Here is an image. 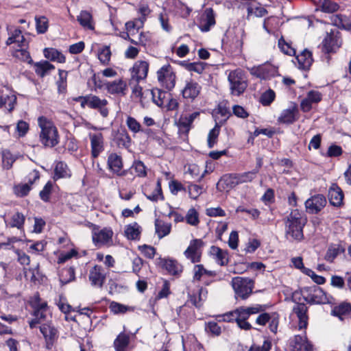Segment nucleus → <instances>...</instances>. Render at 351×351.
I'll use <instances>...</instances> for the list:
<instances>
[{
  "instance_id": "obj_1",
  "label": "nucleus",
  "mask_w": 351,
  "mask_h": 351,
  "mask_svg": "<svg viewBox=\"0 0 351 351\" xmlns=\"http://www.w3.org/2000/svg\"><path fill=\"white\" fill-rule=\"evenodd\" d=\"M284 221L286 239L291 241H301L304 239L303 228L306 223L302 213L298 209L292 210Z\"/></svg>"
},
{
  "instance_id": "obj_2",
  "label": "nucleus",
  "mask_w": 351,
  "mask_h": 351,
  "mask_svg": "<svg viewBox=\"0 0 351 351\" xmlns=\"http://www.w3.org/2000/svg\"><path fill=\"white\" fill-rule=\"evenodd\" d=\"M38 124L40 128V142L45 147H53L59 143V135L57 128L53 123L45 117L38 119Z\"/></svg>"
},
{
  "instance_id": "obj_3",
  "label": "nucleus",
  "mask_w": 351,
  "mask_h": 351,
  "mask_svg": "<svg viewBox=\"0 0 351 351\" xmlns=\"http://www.w3.org/2000/svg\"><path fill=\"white\" fill-rule=\"evenodd\" d=\"M73 99L80 102L82 108L87 106L89 108L97 110L104 118L108 116L109 109L107 108L108 101L106 99H100L97 95L89 94L85 96H79Z\"/></svg>"
},
{
  "instance_id": "obj_4",
  "label": "nucleus",
  "mask_w": 351,
  "mask_h": 351,
  "mask_svg": "<svg viewBox=\"0 0 351 351\" xmlns=\"http://www.w3.org/2000/svg\"><path fill=\"white\" fill-rule=\"evenodd\" d=\"M228 80L230 82L231 93L233 95H240L247 86L245 73L241 69L230 71Z\"/></svg>"
},
{
  "instance_id": "obj_5",
  "label": "nucleus",
  "mask_w": 351,
  "mask_h": 351,
  "mask_svg": "<svg viewBox=\"0 0 351 351\" xmlns=\"http://www.w3.org/2000/svg\"><path fill=\"white\" fill-rule=\"evenodd\" d=\"M254 282L248 278L234 277L232 280V286L237 297L247 299L252 293Z\"/></svg>"
},
{
  "instance_id": "obj_6",
  "label": "nucleus",
  "mask_w": 351,
  "mask_h": 351,
  "mask_svg": "<svg viewBox=\"0 0 351 351\" xmlns=\"http://www.w3.org/2000/svg\"><path fill=\"white\" fill-rule=\"evenodd\" d=\"M159 82L167 90H171L175 86L176 75L170 64L162 66L157 72Z\"/></svg>"
},
{
  "instance_id": "obj_7",
  "label": "nucleus",
  "mask_w": 351,
  "mask_h": 351,
  "mask_svg": "<svg viewBox=\"0 0 351 351\" xmlns=\"http://www.w3.org/2000/svg\"><path fill=\"white\" fill-rule=\"evenodd\" d=\"M215 14L214 10L211 8H206L199 19V29L202 32H207L215 26Z\"/></svg>"
},
{
  "instance_id": "obj_8",
  "label": "nucleus",
  "mask_w": 351,
  "mask_h": 351,
  "mask_svg": "<svg viewBox=\"0 0 351 351\" xmlns=\"http://www.w3.org/2000/svg\"><path fill=\"white\" fill-rule=\"evenodd\" d=\"M299 119V110L296 104L291 103L290 106L283 110L278 118V121L284 124H292Z\"/></svg>"
},
{
  "instance_id": "obj_9",
  "label": "nucleus",
  "mask_w": 351,
  "mask_h": 351,
  "mask_svg": "<svg viewBox=\"0 0 351 351\" xmlns=\"http://www.w3.org/2000/svg\"><path fill=\"white\" fill-rule=\"evenodd\" d=\"M326 204V199L324 195L318 194L311 197L305 202V206L309 213L316 214L319 212Z\"/></svg>"
},
{
  "instance_id": "obj_10",
  "label": "nucleus",
  "mask_w": 351,
  "mask_h": 351,
  "mask_svg": "<svg viewBox=\"0 0 351 351\" xmlns=\"http://www.w3.org/2000/svg\"><path fill=\"white\" fill-rule=\"evenodd\" d=\"M203 241L201 239H193L191 241L189 246L184 252L185 256L190 259L192 263L200 261L201 252L199 249L203 246Z\"/></svg>"
},
{
  "instance_id": "obj_11",
  "label": "nucleus",
  "mask_w": 351,
  "mask_h": 351,
  "mask_svg": "<svg viewBox=\"0 0 351 351\" xmlns=\"http://www.w3.org/2000/svg\"><path fill=\"white\" fill-rule=\"evenodd\" d=\"M40 331L45 339L46 348L51 349L58 339V330L51 324H45L40 326Z\"/></svg>"
},
{
  "instance_id": "obj_12",
  "label": "nucleus",
  "mask_w": 351,
  "mask_h": 351,
  "mask_svg": "<svg viewBox=\"0 0 351 351\" xmlns=\"http://www.w3.org/2000/svg\"><path fill=\"white\" fill-rule=\"evenodd\" d=\"M263 311L261 305H256L252 307H239L236 310L230 312V315L234 317L233 319L239 321L247 320L249 317L252 314H256Z\"/></svg>"
},
{
  "instance_id": "obj_13",
  "label": "nucleus",
  "mask_w": 351,
  "mask_h": 351,
  "mask_svg": "<svg viewBox=\"0 0 351 351\" xmlns=\"http://www.w3.org/2000/svg\"><path fill=\"white\" fill-rule=\"evenodd\" d=\"M89 138L91 146V156L93 158H96L104 149L103 134L101 133H90Z\"/></svg>"
},
{
  "instance_id": "obj_14",
  "label": "nucleus",
  "mask_w": 351,
  "mask_h": 351,
  "mask_svg": "<svg viewBox=\"0 0 351 351\" xmlns=\"http://www.w3.org/2000/svg\"><path fill=\"white\" fill-rule=\"evenodd\" d=\"M149 64L146 61H137L132 69V80L138 83L140 80H144L147 75Z\"/></svg>"
},
{
  "instance_id": "obj_15",
  "label": "nucleus",
  "mask_w": 351,
  "mask_h": 351,
  "mask_svg": "<svg viewBox=\"0 0 351 351\" xmlns=\"http://www.w3.org/2000/svg\"><path fill=\"white\" fill-rule=\"evenodd\" d=\"M328 199L331 205L340 207L343 205V192L336 183H332L328 189Z\"/></svg>"
},
{
  "instance_id": "obj_16",
  "label": "nucleus",
  "mask_w": 351,
  "mask_h": 351,
  "mask_svg": "<svg viewBox=\"0 0 351 351\" xmlns=\"http://www.w3.org/2000/svg\"><path fill=\"white\" fill-rule=\"evenodd\" d=\"M201 89L202 87L197 82L192 80H187L182 90V94L184 99L193 101L200 93Z\"/></svg>"
},
{
  "instance_id": "obj_17",
  "label": "nucleus",
  "mask_w": 351,
  "mask_h": 351,
  "mask_svg": "<svg viewBox=\"0 0 351 351\" xmlns=\"http://www.w3.org/2000/svg\"><path fill=\"white\" fill-rule=\"evenodd\" d=\"M332 297L328 295L327 293L320 287H315L313 293L310 299H306V301L310 304H329L332 302Z\"/></svg>"
},
{
  "instance_id": "obj_18",
  "label": "nucleus",
  "mask_w": 351,
  "mask_h": 351,
  "mask_svg": "<svg viewBox=\"0 0 351 351\" xmlns=\"http://www.w3.org/2000/svg\"><path fill=\"white\" fill-rule=\"evenodd\" d=\"M342 40L339 36L334 34H327L323 40V49L327 53L335 52L341 45Z\"/></svg>"
},
{
  "instance_id": "obj_19",
  "label": "nucleus",
  "mask_w": 351,
  "mask_h": 351,
  "mask_svg": "<svg viewBox=\"0 0 351 351\" xmlns=\"http://www.w3.org/2000/svg\"><path fill=\"white\" fill-rule=\"evenodd\" d=\"M108 166L117 176H125V171H121L123 167L122 158L116 153H111L108 157Z\"/></svg>"
},
{
  "instance_id": "obj_20",
  "label": "nucleus",
  "mask_w": 351,
  "mask_h": 351,
  "mask_svg": "<svg viewBox=\"0 0 351 351\" xmlns=\"http://www.w3.org/2000/svg\"><path fill=\"white\" fill-rule=\"evenodd\" d=\"M88 278L92 286L101 288L104 283L106 275L101 266L95 265L90 269Z\"/></svg>"
},
{
  "instance_id": "obj_21",
  "label": "nucleus",
  "mask_w": 351,
  "mask_h": 351,
  "mask_svg": "<svg viewBox=\"0 0 351 351\" xmlns=\"http://www.w3.org/2000/svg\"><path fill=\"white\" fill-rule=\"evenodd\" d=\"M293 351H313V346L306 336L295 335L291 341Z\"/></svg>"
},
{
  "instance_id": "obj_22",
  "label": "nucleus",
  "mask_w": 351,
  "mask_h": 351,
  "mask_svg": "<svg viewBox=\"0 0 351 351\" xmlns=\"http://www.w3.org/2000/svg\"><path fill=\"white\" fill-rule=\"evenodd\" d=\"M108 93L112 95H125L127 92L126 82L121 79L108 82L106 84Z\"/></svg>"
},
{
  "instance_id": "obj_23",
  "label": "nucleus",
  "mask_w": 351,
  "mask_h": 351,
  "mask_svg": "<svg viewBox=\"0 0 351 351\" xmlns=\"http://www.w3.org/2000/svg\"><path fill=\"white\" fill-rule=\"evenodd\" d=\"M293 312L299 320V329L306 328L308 325L307 306L303 303H298L294 306Z\"/></svg>"
},
{
  "instance_id": "obj_24",
  "label": "nucleus",
  "mask_w": 351,
  "mask_h": 351,
  "mask_svg": "<svg viewBox=\"0 0 351 351\" xmlns=\"http://www.w3.org/2000/svg\"><path fill=\"white\" fill-rule=\"evenodd\" d=\"M147 92L151 95L152 101L161 108L164 107L166 104L167 96H170L169 93L159 88H153Z\"/></svg>"
},
{
  "instance_id": "obj_25",
  "label": "nucleus",
  "mask_w": 351,
  "mask_h": 351,
  "mask_svg": "<svg viewBox=\"0 0 351 351\" xmlns=\"http://www.w3.org/2000/svg\"><path fill=\"white\" fill-rule=\"evenodd\" d=\"M112 234L113 232L111 230L104 228L98 233H94L93 241L96 245L107 244L111 241Z\"/></svg>"
},
{
  "instance_id": "obj_26",
  "label": "nucleus",
  "mask_w": 351,
  "mask_h": 351,
  "mask_svg": "<svg viewBox=\"0 0 351 351\" xmlns=\"http://www.w3.org/2000/svg\"><path fill=\"white\" fill-rule=\"evenodd\" d=\"M296 59L300 65V68L305 70L308 69L313 62L312 53L307 49H304L296 57Z\"/></svg>"
},
{
  "instance_id": "obj_27",
  "label": "nucleus",
  "mask_w": 351,
  "mask_h": 351,
  "mask_svg": "<svg viewBox=\"0 0 351 351\" xmlns=\"http://www.w3.org/2000/svg\"><path fill=\"white\" fill-rule=\"evenodd\" d=\"M130 337L125 332H121L114 341L116 351H125L130 344Z\"/></svg>"
},
{
  "instance_id": "obj_28",
  "label": "nucleus",
  "mask_w": 351,
  "mask_h": 351,
  "mask_svg": "<svg viewBox=\"0 0 351 351\" xmlns=\"http://www.w3.org/2000/svg\"><path fill=\"white\" fill-rule=\"evenodd\" d=\"M162 267L171 275H178L182 271V267L176 261L173 259H164Z\"/></svg>"
},
{
  "instance_id": "obj_29",
  "label": "nucleus",
  "mask_w": 351,
  "mask_h": 351,
  "mask_svg": "<svg viewBox=\"0 0 351 351\" xmlns=\"http://www.w3.org/2000/svg\"><path fill=\"white\" fill-rule=\"evenodd\" d=\"M44 56L51 61H57L60 63H64L66 60L65 56L54 48H45L44 49Z\"/></svg>"
},
{
  "instance_id": "obj_30",
  "label": "nucleus",
  "mask_w": 351,
  "mask_h": 351,
  "mask_svg": "<svg viewBox=\"0 0 351 351\" xmlns=\"http://www.w3.org/2000/svg\"><path fill=\"white\" fill-rule=\"evenodd\" d=\"M211 254L216 256L217 262L220 265H227L228 263V253L217 246H212L210 248Z\"/></svg>"
},
{
  "instance_id": "obj_31",
  "label": "nucleus",
  "mask_w": 351,
  "mask_h": 351,
  "mask_svg": "<svg viewBox=\"0 0 351 351\" xmlns=\"http://www.w3.org/2000/svg\"><path fill=\"white\" fill-rule=\"evenodd\" d=\"M171 227L170 223H165L162 220L157 219L155 221L156 232L160 239L169 234Z\"/></svg>"
},
{
  "instance_id": "obj_32",
  "label": "nucleus",
  "mask_w": 351,
  "mask_h": 351,
  "mask_svg": "<svg viewBox=\"0 0 351 351\" xmlns=\"http://www.w3.org/2000/svg\"><path fill=\"white\" fill-rule=\"evenodd\" d=\"M54 69V66L47 61L37 62L35 64V72L41 77L47 75L50 71Z\"/></svg>"
},
{
  "instance_id": "obj_33",
  "label": "nucleus",
  "mask_w": 351,
  "mask_h": 351,
  "mask_svg": "<svg viewBox=\"0 0 351 351\" xmlns=\"http://www.w3.org/2000/svg\"><path fill=\"white\" fill-rule=\"evenodd\" d=\"M71 173L66 163L58 162L54 169V177L56 179L70 177Z\"/></svg>"
},
{
  "instance_id": "obj_34",
  "label": "nucleus",
  "mask_w": 351,
  "mask_h": 351,
  "mask_svg": "<svg viewBox=\"0 0 351 351\" xmlns=\"http://www.w3.org/2000/svg\"><path fill=\"white\" fill-rule=\"evenodd\" d=\"M141 234L140 226L137 223L130 224L126 226L125 230V235L128 239L135 240L139 238Z\"/></svg>"
},
{
  "instance_id": "obj_35",
  "label": "nucleus",
  "mask_w": 351,
  "mask_h": 351,
  "mask_svg": "<svg viewBox=\"0 0 351 351\" xmlns=\"http://www.w3.org/2000/svg\"><path fill=\"white\" fill-rule=\"evenodd\" d=\"M77 20L84 27L88 28L89 29H94V26L91 23L92 16L88 12L82 11L80 15L77 16Z\"/></svg>"
},
{
  "instance_id": "obj_36",
  "label": "nucleus",
  "mask_w": 351,
  "mask_h": 351,
  "mask_svg": "<svg viewBox=\"0 0 351 351\" xmlns=\"http://www.w3.org/2000/svg\"><path fill=\"white\" fill-rule=\"evenodd\" d=\"M146 197L152 202H157L158 200H164L160 180H157L156 186L150 195H146Z\"/></svg>"
},
{
  "instance_id": "obj_37",
  "label": "nucleus",
  "mask_w": 351,
  "mask_h": 351,
  "mask_svg": "<svg viewBox=\"0 0 351 351\" xmlns=\"http://www.w3.org/2000/svg\"><path fill=\"white\" fill-rule=\"evenodd\" d=\"M116 139L119 146L129 147L131 144V138L125 130L119 131Z\"/></svg>"
},
{
  "instance_id": "obj_38",
  "label": "nucleus",
  "mask_w": 351,
  "mask_h": 351,
  "mask_svg": "<svg viewBox=\"0 0 351 351\" xmlns=\"http://www.w3.org/2000/svg\"><path fill=\"white\" fill-rule=\"evenodd\" d=\"M219 132L220 125H219L218 123H216L215 126L210 130L208 135L207 144L209 148H213L217 143Z\"/></svg>"
},
{
  "instance_id": "obj_39",
  "label": "nucleus",
  "mask_w": 351,
  "mask_h": 351,
  "mask_svg": "<svg viewBox=\"0 0 351 351\" xmlns=\"http://www.w3.org/2000/svg\"><path fill=\"white\" fill-rule=\"evenodd\" d=\"M319 6L322 12L327 13L335 12L339 8L337 3L330 0H319Z\"/></svg>"
},
{
  "instance_id": "obj_40",
  "label": "nucleus",
  "mask_w": 351,
  "mask_h": 351,
  "mask_svg": "<svg viewBox=\"0 0 351 351\" xmlns=\"http://www.w3.org/2000/svg\"><path fill=\"white\" fill-rule=\"evenodd\" d=\"M181 64L184 66L188 71H194L197 73H202L205 69L206 64L202 62H182Z\"/></svg>"
},
{
  "instance_id": "obj_41",
  "label": "nucleus",
  "mask_w": 351,
  "mask_h": 351,
  "mask_svg": "<svg viewBox=\"0 0 351 351\" xmlns=\"http://www.w3.org/2000/svg\"><path fill=\"white\" fill-rule=\"evenodd\" d=\"M258 173V169H254L251 171L245 172L243 173H237V182L239 184H243L252 181L256 173Z\"/></svg>"
},
{
  "instance_id": "obj_42",
  "label": "nucleus",
  "mask_w": 351,
  "mask_h": 351,
  "mask_svg": "<svg viewBox=\"0 0 351 351\" xmlns=\"http://www.w3.org/2000/svg\"><path fill=\"white\" fill-rule=\"evenodd\" d=\"M15 160L16 158L9 150L5 149L2 151V164L4 169H11Z\"/></svg>"
},
{
  "instance_id": "obj_43",
  "label": "nucleus",
  "mask_w": 351,
  "mask_h": 351,
  "mask_svg": "<svg viewBox=\"0 0 351 351\" xmlns=\"http://www.w3.org/2000/svg\"><path fill=\"white\" fill-rule=\"evenodd\" d=\"M191 125L192 123L190 122L186 116L182 115L178 121L179 132L180 133L184 134L185 135L188 134Z\"/></svg>"
},
{
  "instance_id": "obj_44",
  "label": "nucleus",
  "mask_w": 351,
  "mask_h": 351,
  "mask_svg": "<svg viewBox=\"0 0 351 351\" xmlns=\"http://www.w3.org/2000/svg\"><path fill=\"white\" fill-rule=\"evenodd\" d=\"M185 219L186 223L191 226H197L199 223V214L194 208L188 210Z\"/></svg>"
},
{
  "instance_id": "obj_45",
  "label": "nucleus",
  "mask_w": 351,
  "mask_h": 351,
  "mask_svg": "<svg viewBox=\"0 0 351 351\" xmlns=\"http://www.w3.org/2000/svg\"><path fill=\"white\" fill-rule=\"evenodd\" d=\"M207 294V291L205 289L201 288L199 290V295L198 297L196 295H190V299L189 302H190L193 306L196 308H200L202 305V298H206Z\"/></svg>"
},
{
  "instance_id": "obj_46",
  "label": "nucleus",
  "mask_w": 351,
  "mask_h": 351,
  "mask_svg": "<svg viewBox=\"0 0 351 351\" xmlns=\"http://www.w3.org/2000/svg\"><path fill=\"white\" fill-rule=\"evenodd\" d=\"M275 97V92L271 89H269L261 95L260 102L265 106H269L274 100Z\"/></svg>"
},
{
  "instance_id": "obj_47",
  "label": "nucleus",
  "mask_w": 351,
  "mask_h": 351,
  "mask_svg": "<svg viewBox=\"0 0 351 351\" xmlns=\"http://www.w3.org/2000/svg\"><path fill=\"white\" fill-rule=\"evenodd\" d=\"M36 31L38 34H44L48 29V20L45 16L35 18Z\"/></svg>"
},
{
  "instance_id": "obj_48",
  "label": "nucleus",
  "mask_w": 351,
  "mask_h": 351,
  "mask_svg": "<svg viewBox=\"0 0 351 351\" xmlns=\"http://www.w3.org/2000/svg\"><path fill=\"white\" fill-rule=\"evenodd\" d=\"M13 56L23 61L30 62L32 61L29 53L26 50L25 47H19V49H15L13 52Z\"/></svg>"
},
{
  "instance_id": "obj_49",
  "label": "nucleus",
  "mask_w": 351,
  "mask_h": 351,
  "mask_svg": "<svg viewBox=\"0 0 351 351\" xmlns=\"http://www.w3.org/2000/svg\"><path fill=\"white\" fill-rule=\"evenodd\" d=\"M221 181L223 182L228 188H234L239 184L237 182V173L226 174L222 177Z\"/></svg>"
},
{
  "instance_id": "obj_50",
  "label": "nucleus",
  "mask_w": 351,
  "mask_h": 351,
  "mask_svg": "<svg viewBox=\"0 0 351 351\" xmlns=\"http://www.w3.org/2000/svg\"><path fill=\"white\" fill-rule=\"evenodd\" d=\"M111 56V51L110 47L104 46L98 53V58L104 64H106L110 61Z\"/></svg>"
},
{
  "instance_id": "obj_51",
  "label": "nucleus",
  "mask_w": 351,
  "mask_h": 351,
  "mask_svg": "<svg viewBox=\"0 0 351 351\" xmlns=\"http://www.w3.org/2000/svg\"><path fill=\"white\" fill-rule=\"evenodd\" d=\"M25 221V216L21 213L14 214L11 219V226L16 227L18 229L23 228Z\"/></svg>"
},
{
  "instance_id": "obj_52",
  "label": "nucleus",
  "mask_w": 351,
  "mask_h": 351,
  "mask_svg": "<svg viewBox=\"0 0 351 351\" xmlns=\"http://www.w3.org/2000/svg\"><path fill=\"white\" fill-rule=\"evenodd\" d=\"M126 125L128 128L134 133H137L141 131V125L132 117H128L126 119Z\"/></svg>"
},
{
  "instance_id": "obj_53",
  "label": "nucleus",
  "mask_w": 351,
  "mask_h": 351,
  "mask_svg": "<svg viewBox=\"0 0 351 351\" xmlns=\"http://www.w3.org/2000/svg\"><path fill=\"white\" fill-rule=\"evenodd\" d=\"M351 311V306L349 304H341L334 308L332 314L335 316L341 317L348 313Z\"/></svg>"
},
{
  "instance_id": "obj_54",
  "label": "nucleus",
  "mask_w": 351,
  "mask_h": 351,
  "mask_svg": "<svg viewBox=\"0 0 351 351\" xmlns=\"http://www.w3.org/2000/svg\"><path fill=\"white\" fill-rule=\"evenodd\" d=\"M52 187H53L52 182L51 181H49L45 185L43 190H41L40 191L39 196L43 201L45 202H49V197H50V194H51V190H52Z\"/></svg>"
},
{
  "instance_id": "obj_55",
  "label": "nucleus",
  "mask_w": 351,
  "mask_h": 351,
  "mask_svg": "<svg viewBox=\"0 0 351 351\" xmlns=\"http://www.w3.org/2000/svg\"><path fill=\"white\" fill-rule=\"evenodd\" d=\"M31 190V186L28 184H19L14 188V193L19 197L26 196Z\"/></svg>"
},
{
  "instance_id": "obj_56",
  "label": "nucleus",
  "mask_w": 351,
  "mask_h": 351,
  "mask_svg": "<svg viewBox=\"0 0 351 351\" xmlns=\"http://www.w3.org/2000/svg\"><path fill=\"white\" fill-rule=\"evenodd\" d=\"M263 80H268L271 77L275 76L277 73V70L275 67H274L271 64H264L261 65Z\"/></svg>"
},
{
  "instance_id": "obj_57",
  "label": "nucleus",
  "mask_w": 351,
  "mask_h": 351,
  "mask_svg": "<svg viewBox=\"0 0 351 351\" xmlns=\"http://www.w3.org/2000/svg\"><path fill=\"white\" fill-rule=\"evenodd\" d=\"M58 74L59 80L57 81L56 84L58 88V91L62 92L66 89L67 72L60 69Z\"/></svg>"
},
{
  "instance_id": "obj_58",
  "label": "nucleus",
  "mask_w": 351,
  "mask_h": 351,
  "mask_svg": "<svg viewBox=\"0 0 351 351\" xmlns=\"http://www.w3.org/2000/svg\"><path fill=\"white\" fill-rule=\"evenodd\" d=\"M278 46L281 51L285 54L289 56H293L295 54V50L287 43L283 38H280L278 40Z\"/></svg>"
},
{
  "instance_id": "obj_59",
  "label": "nucleus",
  "mask_w": 351,
  "mask_h": 351,
  "mask_svg": "<svg viewBox=\"0 0 351 351\" xmlns=\"http://www.w3.org/2000/svg\"><path fill=\"white\" fill-rule=\"evenodd\" d=\"M144 25V23L137 19L133 21H128L125 23V29L127 32H130L132 31H136L138 32V30L142 28Z\"/></svg>"
},
{
  "instance_id": "obj_60",
  "label": "nucleus",
  "mask_w": 351,
  "mask_h": 351,
  "mask_svg": "<svg viewBox=\"0 0 351 351\" xmlns=\"http://www.w3.org/2000/svg\"><path fill=\"white\" fill-rule=\"evenodd\" d=\"M132 169L135 170L139 177H145L147 175L146 167L144 163L140 160L134 162Z\"/></svg>"
},
{
  "instance_id": "obj_61",
  "label": "nucleus",
  "mask_w": 351,
  "mask_h": 351,
  "mask_svg": "<svg viewBox=\"0 0 351 351\" xmlns=\"http://www.w3.org/2000/svg\"><path fill=\"white\" fill-rule=\"evenodd\" d=\"M151 10L147 4L142 3L139 5L138 13L140 16L138 17L139 21L145 23L147 19V16L150 14Z\"/></svg>"
},
{
  "instance_id": "obj_62",
  "label": "nucleus",
  "mask_w": 351,
  "mask_h": 351,
  "mask_svg": "<svg viewBox=\"0 0 351 351\" xmlns=\"http://www.w3.org/2000/svg\"><path fill=\"white\" fill-rule=\"evenodd\" d=\"M171 193L173 195H177L179 191H184V186L177 180H171L169 184Z\"/></svg>"
},
{
  "instance_id": "obj_63",
  "label": "nucleus",
  "mask_w": 351,
  "mask_h": 351,
  "mask_svg": "<svg viewBox=\"0 0 351 351\" xmlns=\"http://www.w3.org/2000/svg\"><path fill=\"white\" fill-rule=\"evenodd\" d=\"M339 253H340L339 247H329L326 254L325 259L327 261L332 262L333 260L338 256V254Z\"/></svg>"
},
{
  "instance_id": "obj_64",
  "label": "nucleus",
  "mask_w": 351,
  "mask_h": 351,
  "mask_svg": "<svg viewBox=\"0 0 351 351\" xmlns=\"http://www.w3.org/2000/svg\"><path fill=\"white\" fill-rule=\"evenodd\" d=\"M140 250L148 258H153L156 254V250L154 247L144 245L139 247Z\"/></svg>"
}]
</instances>
